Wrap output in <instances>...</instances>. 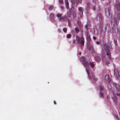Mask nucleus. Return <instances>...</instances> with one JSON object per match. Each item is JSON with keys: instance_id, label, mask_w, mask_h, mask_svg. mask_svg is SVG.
<instances>
[{"instance_id": "nucleus-1", "label": "nucleus", "mask_w": 120, "mask_h": 120, "mask_svg": "<svg viewBox=\"0 0 120 120\" xmlns=\"http://www.w3.org/2000/svg\"><path fill=\"white\" fill-rule=\"evenodd\" d=\"M81 61L83 62V64L86 68V71L87 72L88 79L92 81H96L98 80V78L95 77L94 76V74L92 72L90 73L89 71V64L91 67V68L93 70L94 69V66L95 65L93 63V62L90 61L89 64L87 61H85V58L84 57H82L80 58Z\"/></svg>"}, {"instance_id": "nucleus-2", "label": "nucleus", "mask_w": 120, "mask_h": 120, "mask_svg": "<svg viewBox=\"0 0 120 120\" xmlns=\"http://www.w3.org/2000/svg\"><path fill=\"white\" fill-rule=\"evenodd\" d=\"M115 7L119 11L116 16L117 19L115 17L113 18L111 21V23L114 26H116L118 23L120 19V3L119 1L118 0H116L115 5Z\"/></svg>"}, {"instance_id": "nucleus-3", "label": "nucleus", "mask_w": 120, "mask_h": 120, "mask_svg": "<svg viewBox=\"0 0 120 120\" xmlns=\"http://www.w3.org/2000/svg\"><path fill=\"white\" fill-rule=\"evenodd\" d=\"M91 8L94 10H96L95 6L92 5V3L90 2H87L86 3V5L85 8V12L86 14H88L90 12L89 10Z\"/></svg>"}, {"instance_id": "nucleus-4", "label": "nucleus", "mask_w": 120, "mask_h": 120, "mask_svg": "<svg viewBox=\"0 0 120 120\" xmlns=\"http://www.w3.org/2000/svg\"><path fill=\"white\" fill-rule=\"evenodd\" d=\"M104 50H103L102 51V55L103 54V55H105L103 53V52L104 51V50H105L106 53L107 55L109 56V59H111V54L110 51L109 50V48L108 45L106 44H105L104 45Z\"/></svg>"}, {"instance_id": "nucleus-5", "label": "nucleus", "mask_w": 120, "mask_h": 120, "mask_svg": "<svg viewBox=\"0 0 120 120\" xmlns=\"http://www.w3.org/2000/svg\"><path fill=\"white\" fill-rule=\"evenodd\" d=\"M104 32L105 33L106 31L109 33L111 32V29L110 24L109 23H106L104 26Z\"/></svg>"}, {"instance_id": "nucleus-6", "label": "nucleus", "mask_w": 120, "mask_h": 120, "mask_svg": "<svg viewBox=\"0 0 120 120\" xmlns=\"http://www.w3.org/2000/svg\"><path fill=\"white\" fill-rule=\"evenodd\" d=\"M111 9L110 7H109L108 8H106L105 10V15L107 17L109 18L110 16Z\"/></svg>"}, {"instance_id": "nucleus-7", "label": "nucleus", "mask_w": 120, "mask_h": 120, "mask_svg": "<svg viewBox=\"0 0 120 120\" xmlns=\"http://www.w3.org/2000/svg\"><path fill=\"white\" fill-rule=\"evenodd\" d=\"M98 89L100 90L99 96L101 98H102L103 97L104 95V94L103 92L104 90V87L100 85L98 86Z\"/></svg>"}, {"instance_id": "nucleus-8", "label": "nucleus", "mask_w": 120, "mask_h": 120, "mask_svg": "<svg viewBox=\"0 0 120 120\" xmlns=\"http://www.w3.org/2000/svg\"><path fill=\"white\" fill-rule=\"evenodd\" d=\"M56 16L57 17L60 21H64L65 19H66V17L65 16H62V14L60 13H57L56 15Z\"/></svg>"}, {"instance_id": "nucleus-9", "label": "nucleus", "mask_w": 120, "mask_h": 120, "mask_svg": "<svg viewBox=\"0 0 120 120\" xmlns=\"http://www.w3.org/2000/svg\"><path fill=\"white\" fill-rule=\"evenodd\" d=\"M91 31L95 35H97L98 33V30L96 28H93L91 29Z\"/></svg>"}, {"instance_id": "nucleus-10", "label": "nucleus", "mask_w": 120, "mask_h": 120, "mask_svg": "<svg viewBox=\"0 0 120 120\" xmlns=\"http://www.w3.org/2000/svg\"><path fill=\"white\" fill-rule=\"evenodd\" d=\"M85 35L87 41L88 42L90 41L91 40V38L89 32L87 31H86L85 33Z\"/></svg>"}, {"instance_id": "nucleus-11", "label": "nucleus", "mask_w": 120, "mask_h": 120, "mask_svg": "<svg viewBox=\"0 0 120 120\" xmlns=\"http://www.w3.org/2000/svg\"><path fill=\"white\" fill-rule=\"evenodd\" d=\"M114 75L116 77H120V71L119 72L117 69L115 68L114 70Z\"/></svg>"}, {"instance_id": "nucleus-12", "label": "nucleus", "mask_w": 120, "mask_h": 120, "mask_svg": "<svg viewBox=\"0 0 120 120\" xmlns=\"http://www.w3.org/2000/svg\"><path fill=\"white\" fill-rule=\"evenodd\" d=\"M106 56V54H105L104 55L102 54V60L103 62H104L105 61V64L108 65L109 64V60H107L105 61V56Z\"/></svg>"}, {"instance_id": "nucleus-13", "label": "nucleus", "mask_w": 120, "mask_h": 120, "mask_svg": "<svg viewBox=\"0 0 120 120\" xmlns=\"http://www.w3.org/2000/svg\"><path fill=\"white\" fill-rule=\"evenodd\" d=\"M104 79L107 82H109L111 81V79L108 75H105L104 77Z\"/></svg>"}, {"instance_id": "nucleus-14", "label": "nucleus", "mask_w": 120, "mask_h": 120, "mask_svg": "<svg viewBox=\"0 0 120 120\" xmlns=\"http://www.w3.org/2000/svg\"><path fill=\"white\" fill-rule=\"evenodd\" d=\"M96 19L99 21H101L103 19V16L100 13H98L96 17Z\"/></svg>"}, {"instance_id": "nucleus-15", "label": "nucleus", "mask_w": 120, "mask_h": 120, "mask_svg": "<svg viewBox=\"0 0 120 120\" xmlns=\"http://www.w3.org/2000/svg\"><path fill=\"white\" fill-rule=\"evenodd\" d=\"M80 39L81 40L80 43L81 45V49L82 50V47H83V46L84 45V39L82 36H81L80 38Z\"/></svg>"}, {"instance_id": "nucleus-16", "label": "nucleus", "mask_w": 120, "mask_h": 120, "mask_svg": "<svg viewBox=\"0 0 120 120\" xmlns=\"http://www.w3.org/2000/svg\"><path fill=\"white\" fill-rule=\"evenodd\" d=\"M71 2L73 4H81L82 0H71Z\"/></svg>"}, {"instance_id": "nucleus-17", "label": "nucleus", "mask_w": 120, "mask_h": 120, "mask_svg": "<svg viewBox=\"0 0 120 120\" xmlns=\"http://www.w3.org/2000/svg\"><path fill=\"white\" fill-rule=\"evenodd\" d=\"M87 48L89 50L91 51V53H93L94 52V50L93 49V46L91 45H89L87 46Z\"/></svg>"}, {"instance_id": "nucleus-18", "label": "nucleus", "mask_w": 120, "mask_h": 120, "mask_svg": "<svg viewBox=\"0 0 120 120\" xmlns=\"http://www.w3.org/2000/svg\"><path fill=\"white\" fill-rule=\"evenodd\" d=\"M55 15L53 13L50 14V19L52 22H53L54 20Z\"/></svg>"}, {"instance_id": "nucleus-19", "label": "nucleus", "mask_w": 120, "mask_h": 120, "mask_svg": "<svg viewBox=\"0 0 120 120\" xmlns=\"http://www.w3.org/2000/svg\"><path fill=\"white\" fill-rule=\"evenodd\" d=\"M78 9L79 11L81 12L82 11V13L79 14V15L80 17H82L83 15V10L82 11V7H78Z\"/></svg>"}, {"instance_id": "nucleus-20", "label": "nucleus", "mask_w": 120, "mask_h": 120, "mask_svg": "<svg viewBox=\"0 0 120 120\" xmlns=\"http://www.w3.org/2000/svg\"><path fill=\"white\" fill-rule=\"evenodd\" d=\"M94 58L95 60L97 62L101 60V58L98 56H96L94 57Z\"/></svg>"}, {"instance_id": "nucleus-21", "label": "nucleus", "mask_w": 120, "mask_h": 120, "mask_svg": "<svg viewBox=\"0 0 120 120\" xmlns=\"http://www.w3.org/2000/svg\"><path fill=\"white\" fill-rule=\"evenodd\" d=\"M103 22H101L100 23L99 27L101 29V31H102V30H103Z\"/></svg>"}, {"instance_id": "nucleus-22", "label": "nucleus", "mask_w": 120, "mask_h": 120, "mask_svg": "<svg viewBox=\"0 0 120 120\" xmlns=\"http://www.w3.org/2000/svg\"><path fill=\"white\" fill-rule=\"evenodd\" d=\"M71 13L70 11L69 10L67 13V16L68 18L70 17L71 15Z\"/></svg>"}, {"instance_id": "nucleus-23", "label": "nucleus", "mask_w": 120, "mask_h": 120, "mask_svg": "<svg viewBox=\"0 0 120 120\" xmlns=\"http://www.w3.org/2000/svg\"><path fill=\"white\" fill-rule=\"evenodd\" d=\"M65 3L66 5V7L68 9L69 8V3L68 0H65Z\"/></svg>"}, {"instance_id": "nucleus-24", "label": "nucleus", "mask_w": 120, "mask_h": 120, "mask_svg": "<svg viewBox=\"0 0 120 120\" xmlns=\"http://www.w3.org/2000/svg\"><path fill=\"white\" fill-rule=\"evenodd\" d=\"M75 30L76 33H78L79 32V29L77 27H75Z\"/></svg>"}, {"instance_id": "nucleus-25", "label": "nucleus", "mask_w": 120, "mask_h": 120, "mask_svg": "<svg viewBox=\"0 0 120 120\" xmlns=\"http://www.w3.org/2000/svg\"><path fill=\"white\" fill-rule=\"evenodd\" d=\"M114 41L115 44V45L116 46L117 45V39H115L114 40Z\"/></svg>"}, {"instance_id": "nucleus-26", "label": "nucleus", "mask_w": 120, "mask_h": 120, "mask_svg": "<svg viewBox=\"0 0 120 120\" xmlns=\"http://www.w3.org/2000/svg\"><path fill=\"white\" fill-rule=\"evenodd\" d=\"M68 21V23H71L70 20L68 19L66 17V19H65V20L64 21Z\"/></svg>"}, {"instance_id": "nucleus-27", "label": "nucleus", "mask_w": 120, "mask_h": 120, "mask_svg": "<svg viewBox=\"0 0 120 120\" xmlns=\"http://www.w3.org/2000/svg\"><path fill=\"white\" fill-rule=\"evenodd\" d=\"M89 25L88 24H86L85 26V28L86 30L87 31L88 30V26Z\"/></svg>"}, {"instance_id": "nucleus-28", "label": "nucleus", "mask_w": 120, "mask_h": 120, "mask_svg": "<svg viewBox=\"0 0 120 120\" xmlns=\"http://www.w3.org/2000/svg\"><path fill=\"white\" fill-rule=\"evenodd\" d=\"M71 37V36L70 34H69L67 35V38H70Z\"/></svg>"}, {"instance_id": "nucleus-29", "label": "nucleus", "mask_w": 120, "mask_h": 120, "mask_svg": "<svg viewBox=\"0 0 120 120\" xmlns=\"http://www.w3.org/2000/svg\"><path fill=\"white\" fill-rule=\"evenodd\" d=\"M108 47L109 48V49H111L112 46L111 43H110L109 44V46H108Z\"/></svg>"}, {"instance_id": "nucleus-30", "label": "nucleus", "mask_w": 120, "mask_h": 120, "mask_svg": "<svg viewBox=\"0 0 120 120\" xmlns=\"http://www.w3.org/2000/svg\"><path fill=\"white\" fill-rule=\"evenodd\" d=\"M63 30L64 33H66L67 32V29L66 28H64L63 29Z\"/></svg>"}, {"instance_id": "nucleus-31", "label": "nucleus", "mask_w": 120, "mask_h": 120, "mask_svg": "<svg viewBox=\"0 0 120 120\" xmlns=\"http://www.w3.org/2000/svg\"><path fill=\"white\" fill-rule=\"evenodd\" d=\"M53 8V7L52 6H51L49 8V9L50 10H52Z\"/></svg>"}, {"instance_id": "nucleus-32", "label": "nucleus", "mask_w": 120, "mask_h": 120, "mask_svg": "<svg viewBox=\"0 0 120 120\" xmlns=\"http://www.w3.org/2000/svg\"><path fill=\"white\" fill-rule=\"evenodd\" d=\"M111 3V1H109L107 3V4H106V5H109Z\"/></svg>"}, {"instance_id": "nucleus-33", "label": "nucleus", "mask_w": 120, "mask_h": 120, "mask_svg": "<svg viewBox=\"0 0 120 120\" xmlns=\"http://www.w3.org/2000/svg\"><path fill=\"white\" fill-rule=\"evenodd\" d=\"M59 2L60 4H62L63 3V0H59Z\"/></svg>"}, {"instance_id": "nucleus-34", "label": "nucleus", "mask_w": 120, "mask_h": 120, "mask_svg": "<svg viewBox=\"0 0 120 120\" xmlns=\"http://www.w3.org/2000/svg\"><path fill=\"white\" fill-rule=\"evenodd\" d=\"M73 16L74 18H75L76 16V14L75 13H73Z\"/></svg>"}, {"instance_id": "nucleus-35", "label": "nucleus", "mask_w": 120, "mask_h": 120, "mask_svg": "<svg viewBox=\"0 0 120 120\" xmlns=\"http://www.w3.org/2000/svg\"><path fill=\"white\" fill-rule=\"evenodd\" d=\"M115 117H116L117 119H119V117H118V116L117 115H115Z\"/></svg>"}, {"instance_id": "nucleus-36", "label": "nucleus", "mask_w": 120, "mask_h": 120, "mask_svg": "<svg viewBox=\"0 0 120 120\" xmlns=\"http://www.w3.org/2000/svg\"><path fill=\"white\" fill-rule=\"evenodd\" d=\"M107 98L108 99H109L110 98V96H109V95H107Z\"/></svg>"}, {"instance_id": "nucleus-37", "label": "nucleus", "mask_w": 120, "mask_h": 120, "mask_svg": "<svg viewBox=\"0 0 120 120\" xmlns=\"http://www.w3.org/2000/svg\"><path fill=\"white\" fill-rule=\"evenodd\" d=\"M58 31L59 33H60L61 32V30L60 29H59L58 30Z\"/></svg>"}, {"instance_id": "nucleus-38", "label": "nucleus", "mask_w": 120, "mask_h": 120, "mask_svg": "<svg viewBox=\"0 0 120 120\" xmlns=\"http://www.w3.org/2000/svg\"><path fill=\"white\" fill-rule=\"evenodd\" d=\"M77 40L78 42H80V40L79 37H78V38L77 39Z\"/></svg>"}, {"instance_id": "nucleus-39", "label": "nucleus", "mask_w": 120, "mask_h": 120, "mask_svg": "<svg viewBox=\"0 0 120 120\" xmlns=\"http://www.w3.org/2000/svg\"><path fill=\"white\" fill-rule=\"evenodd\" d=\"M112 29L113 31H114L115 30V28L114 27H113L112 28Z\"/></svg>"}, {"instance_id": "nucleus-40", "label": "nucleus", "mask_w": 120, "mask_h": 120, "mask_svg": "<svg viewBox=\"0 0 120 120\" xmlns=\"http://www.w3.org/2000/svg\"><path fill=\"white\" fill-rule=\"evenodd\" d=\"M96 44H99L100 43V42L99 41H97L96 42Z\"/></svg>"}, {"instance_id": "nucleus-41", "label": "nucleus", "mask_w": 120, "mask_h": 120, "mask_svg": "<svg viewBox=\"0 0 120 120\" xmlns=\"http://www.w3.org/2000/svg\"><path fill=\"white\" fill-rule=\"evenodd\" d=\"M93 39H94V40H95L96 39V37H95V36H94L93 37Z\"/></svg>"}, {"instance_id": "nucleus-42", "label": "nucleus", "mask_w": 120, "mask_h": 120, "mask_svg": "<svg viewBox=\"0 0 120 120\" xmlns=\"http://www.w3.org/2000/svg\"><path fill=\"white\" fill-rule=\"evenodd\" d=\"M60 8H61V9L62 10L64 8V7L63 6H61L60 7Z\"/></svg>"}, {"instance_id": "nucleus-43", "label": "nucleus", "mask_w": 120, "mask_h": 120, "mask_svg": "<svg viewBox=\"0 0 120 120\" xmlns=\"http://www.w3.org/2000/svg\"><path fill=\"white\" fill-rule=\"evenodd\" d=\"M71 32L72 33V34H73V33H74V31L73 30H72L71 31Z\"/></svg>"}, {"instance_id": "nucleus-44", "label": "nucleus", "mask_w": 120, "mask_h": 120, "mask_svg": "<svg viewBox=\"0 0 120 120\" xmlns=\"http://www.w3.org/2000/svg\"><path fill=\"white\" fill-rule=\"evenodd\" d=\"M68 24L69 26H71V23H68Z\"/></svg>"}, {"instance_id": "nucleus-45", "label": "nucleus", "mask_w": 120, "mask_h": 120, "mask_svg": "<svg viewBox=\"0 0 120 120\" xmlns=\"http://www.w3.org/2000/svg\"><path fill=\"white\" fill-rule=\"evenodd\" d=\"M54 104H56V102L55 101H54Z\"/></svg>"}, {"instance_id": "nucleus-46", "label": "nucleus", "mask_w": 120, "mask_h": 120, "mask_svg": "<svg viewBox=\"0 0 120 120\" xmlns=\"http://www.w3.org/2000/svg\"><path fill=\"white\" fill-rule=\"evenodd\" d=\"M75 40H73V43H74L75 42Z\"/></svg>"}, {"instance_id": "nucleus-47", "label": "nucleus", "mask_w": 120, "mask_h": 120, "mask_svg": "<svg viewBox=\"0 0 120 120\" xmlns=\"http://www.w3.org/2000/svg\"><path fill=\"white\" fill-rule=\"evenodd\" d=\"M81 52H80V53H79V55H81Z\"/></svg>"}, {"instance_id": "nucleus-48", "label": "nucleus", "mask_w": 120, "mask_h": 120, "mask_svg": "<svg viewBox=\"0 0 120 120\" xmlns=\"http://www.w3.org/2000/svg\"><path fill=\"white\" fill-rule=\"evenodd\" d=\"M93 0L94 1H96V0Z\"/></svg>"}, {"instance_id": "nucleus-49", "label": "nucleus", "mask_w": 120, "mask_h": 120, "mask_svg": "<svg viewBox=\"0 0 120 120\" xmlns=\"http://www.w3.org/2000/svg\"><path fill=\"white\" fill-rule=\"evenodd\" d=\"M108 88H109V89H110V88H109V87H108Z\"/></svg>"}, {"instance_id": "nucleus-50", "label": "nucleus", "mask_w": 120, "mask_h": 120, "mask_svg": "<svg viewBox=\"0 0 120 120\" xmlns=\"http://www.w3.org/2000/svg\"><path fill=\"white\" fill-rule=\"evenodd\" d=\"M110 89H111V88H110Z\"/></svg>"}]
</instances>
